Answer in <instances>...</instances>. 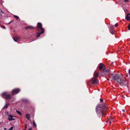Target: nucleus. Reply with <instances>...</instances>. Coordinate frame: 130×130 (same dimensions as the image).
<instances>
[{"mask_svg": "<svg viewBox=\"0 0 130 130\" xmlns=\"http://www.w3.org/2000/svg\"><path fill=\"white\" fill-rule=\"evenodd\" d=\"M109 77L114 81L119 83L121 86L125 85L127 84V82H126L124 78L121 76H119L117 73H111L110 72L109 74Z\"/></svg>", "mask_w": 130, "mask_h": 130, "instance_id": "1", "label": "nucleus"}, {"mask_svg": "<svg viewBox=\"0 0 130 130\" xmlns=\"http://www.w3.org/2000/svg\"><path fill=\"white\" fill-rule=\"evenodd\" d=\"M107 109L106 106L103 104H99L95 108L96 112L98 116L106 115V111Z\"/></svg>", "mask_w": 130, "mask_h": 130, "instance_id": "2", "label": "nucleus"}, {"mask_svg": "<svg viewBox=\"0 0 130 130\" xmlns=\"http://www.w3.org/2000/svg\"><path fill=\"white\" fill-rule=\"evenodd\" d=\"M13 127L12 126L9 129V130H12V129H13Z\"/></svg>", "mask_w": 130, "mask_h": 130, "instance_id": "25", "label": "nucleus"}, {"mask_svg": "<svg viewBox=\"0 0 130 130\" xmlns=\"http://www.w3.org/2000/svg\"><path fill=\"white\" fill-rule=\"evenodd\" d=\"M42 25L40 23H37V29L38 31L40 32L37 33V37H38L40 36L41 34H43L44 32V29L42 27Z\"/></svg>", "mask_w": 130, "mask_h": 130, "instance_id": "4", "label": "nucleus"}, {"mask_svg": "<svg viewBox=\"0 0 130 130\" xmlns=\"http://www.w3.org/2000/svg\"><path fill=\"white\" fill-rule=\"evenodd\" d=\"M16 112L18 114H19L20 115H21V113L19 112V111H16Z\"/></svg>", "mask_w": 130, "mask_h": 130, "instance_id": "21", "label": "nucleus"}, {"mask_svg": "<svg viewBox=\"0 0 130 130\" xmlns=\"http://www.w3.org/2000/svg\"><path fill=\"white\" fill-rule=\"evenodd\" d=\"M114 28V27L113 26H110V27L109 29V31L110 33L112 35H113L114 34V32L112 30V29H113Z\"/></svg>", "mask_w": 130, "mask_h": 130, "instance_id": "10", "label": "nucleus"}, {"mask_svg": "<svg viewBox=\"0 0 130 130\" xmlns=\"http://www.w3.org/2000/svg\"><path fill=\"white\" fill-rule=\"evenodd\" d=\"M9 104H7L6 103L5 105L4 106L2 109H4V108H7L8 107V106L9 105Z\"/></svg>", "mask_w": 130, "mask_h": 130, "instance_id": "14", "label": "nucleus"}, {"mask_svg": "<svg viewBox=\"0 0 130 130\" xmlns=\"http://www.w3.org/2000/svg\"><path fill=\"white\" fill-rule=\"evenodd\" d=\"M128 29L130 30V24L129 25L128 27Z\"/></svg>", "mask_w": 130, "mask_h": 130, "instance_id": "27", "label": "nucleus"}, {"mask_svg": "<svg viewBox=\"0 0 130 130\" xmlns=\"http://www.w3.org/2000/svg\"><path fill=\"white\" fill-rule=\"evenodd\" d=\"M24 101L26 103H28V101L27 99L24 100Z\"/></svg>", "mask_w": 130, "mask_h": 130, "instance_id": "20", "label": "nucleus"}, {"mask_svg": "<svg viewBox=\"0 0 130 130\" xmlns=\"http://www.w3.org/2000/svg\"><path fill=\"white\" fill-rule=\"evenodd\" d=\"M107 80H109V79H107Z\"/></svg>", "mask_w": 130, "mask_h": 130, "instance_id": "35", "label": "nucleus"}, {"mask_svg": "<svg viewBox=\"0 0 130 130\" xmlns=\"http://www.w3.org/2000/svg\"><path fill=\"white\" fill-rule=\"evenodd\" d=\"M20 91L19 89H15L13 90L12 91V95L16 94Z\"/></svg>", "mask_w": 130, "mask_h": 130, "instance_id": "8", "label": "nucleus"}, {"mask_svg": "<svg viewBox=\"0 0 130 130\" xmlns=\"http://www.w3.org/2000/svg\"><path fill=\"white\" fill-rule=\"evenodd\" d=\"M113 117H110V120L109 121L110 123V124L111 123V122L112 121H113L112 120L113 119Z\"/></svg>", "mask_w": 130, "mask_h": 130, "instance_id": "18", "label": "nucleus"}, {"mask_svg": "<svg viewBox=\"0 0 130 130\" xmlns=\"http://www.w3.org/2000/svg\"><path fill=\"white\" fill-rule=\"evenodd\" d=\"M129 1V0H124V2H126V3L127 2H128Z\"/></svg>", "mask_w": 130, "mask_h": 130, "instance_id": "24", "label": "nucleus"}, {"mask_svg": "<svg viewBox=\"0 0 130 130\" xmlns=\"http://www.w3.org/2000/svg\"><path fill=\"white\" fill-rule=\"evenodd\" d=\"M26 118L28 120L30 119V115L29 114H27L26 115Z\"/></svg>", "mask_w": 130, "mask_h": 130, "instance_id": "16", "label": "nucleus"}, {"mask_svg": "<svg viewBox=\"0 0 130 130\" xmlns=\"http://www.w3.org/2000/svg\"><path fill=\"white\" fill-rule=\"evenodd\" d=\"M118 26V24L117 23H116L115 25V26L116 27H117Z\"/></svg>", "mask_w": 130, "mask_h": 130, "instance_id": "22", "label": "nucleus"}, {"mask_svg": "<svg viewBox=\"0 0 130 130\" xmlns=\"http://www.w3.org/2000/svg\"><path fill=\"white\" fill-rule=\"evenodd\" d=\"M126 76L127 77H128V74H127L126 75Z\"/></svg>", "mask_w": 130, "mask_h": 130, "instance_id": "33", "label": "nucleus"}, {"mask_svg": "<svg viewBox=\"0 0 130 130\" xmlns=\"http://www.w3.org/2000/svg\"><path fill=\"white\" fill-rule=\"evenodd\" d=\"M13 38L14 41L17 42L20 41V38L19 36H16L13 37Z\"/></svg>", "mask_w": 130, "mask_h": 130, "instance_id": "9", "label": "nucleus"}, {"mask_svg": "<svg viewBox=\"0 0 130 130\" xmlns=\"http://www.w3.org/2000/svg\"><path fill=\"white\" fill-rule=\"evenodd\" d=\"M100 102H102L103 101V99H100Z\"/></svg>", "mask_w": 130, "mask_h": 130, "instance_id": "26", "label": "nucleus"}, {"mask_svg": "<svg viewBox=\"0 0 130 130\" xmlns=\"http://www.w3.org/2000/svg\"><path fill=\"white\" fill-rule=\"evenodd\" d=\"M125 19L127 21H129L130 20V14H128L125 16Z\"/></svg>", "mask_w": 130, "mask_h": 130, "instance_id": "12", "label": "nucleus"}, {"mask_svg": "<svg viewBox=\"0 0 130 130\" xmlns=\"http://www.w3.org/2000/svg\"><path fill=\"white\" fill-rule=\"evenodd\" d=\"M2 27L4 29H6L5 27L4 26H2Z\"/></svg>", "mask_w": 130, "mask_h": 130, "instance_id": "23", "label": "nucleus"}, {"mask_svg": "<svg viewBox=\"0 0 130 130\" xmlns=\"http://www.w3.org/2000/svg\"><path fill=\"white\" fill-rule=\"evenodd\" d=\"M1 13H4V12L1 10Z\"/></svg>", "mask_w": 130, "mask_h": 130, "instance_id": "32", "label": "nucleus"}, {"mask_svg": "<svg viewBox=\"0 0 130 130\" xmlns=\"http://www.w3.org/2000/svg\"><path fill=\"white\" fill-rule=\"evenodd\" d=\"M29 130H32V129L31 128H29Z\"/></svg>", "mask_w": 130, "mask_h": 130, "instance_id": "34", "label": "nucleus"}, {"mask_svg": "<svg viewBox=\"0 0 130 130\" xmlns=\"http://www.w3.org/2000/svg\"><path fill=\"white\" fill-rule=\"evenodd\" d=\"M33 126H34L35 127H36L37 125L34 120H33Z\"/></svg>", "mask_w": 130, "mask_h": 130, "instance_id": "17", "label": "nucleus"}, {"mask_svg": "<svg viewBox=\"0 0 130 130\" xmlns=\"http://www.w3.org/2000/svg\"><path fill=\"white\" fill-rule=\"evenodd\" d=\"M33 28H34V27L31 26H28L27 27H25V28L26 29H29H29H31Z\"/></svg>", "mask_w": 130, "mask_h": 130, "instance_id": "15", "label": "nucleus"}, {"mask_svg": "<svg viewBox=\"0 0 130 130\" xmlns=\"http://www.w3.org/2000/svg\"><path fill=\"white\" fill-rule=\"evenodd\" d=\"M92 84H97L99 83V80L97 78L93 77L91 79Z\"/></svg>", "mask_w": 130, "mask_h": 130, "instance_id": "7", "label": "nucleus"}, {"mask_svg": "<svg viewBox=\"0 0 130 130\" xmlns=\"http://www.w3.org/2000/svg\"><path fill=\"white\" fill-rule=\"evenodd\" d=\"M13 17L17 20H18L19 19V17L17 15H13Z\"/></svg>", "mask_w": 130, "mask_h": 130, "instance_id": "19", "label": "nucleus"}, {"mask_svg": "<svg viewBox=\"0 0 130 130\" xmlns=\"http://www.w3.org/2000/svg\"><path fill=\"white\" fill-rule=\"evenodd\" d=\"M27 127V125H25V129H26Z\"/></svg>", "mask_w": 130, "mask_h": 130, "instance_id": "31", "label": "nucleus"}, {"mask_svg": "<svg viewBox=\"0 0 130 130\" xmlns=\"http://www.w3.org/2000/svg\"><path fill=\"white\" fill-rule=\"evenodd\" d=\"M0 15H2V14H0Z\"/></svg>", "mask_w": 130, "mask_h": 130, "instance_id": "36", "label": "nucleus"}, {"mask_svg": "<svg viewBox=\"0 0 130 130\" xmlns=\"http://www.w3.org/2000/svg\"><path fill=\"white\" fill-rule=\"evenodd\" d=\"M13 22V21H11L10 22H9L8 23V24H10V23H11L12 22Z\"/></svg>", "mask_w": 130, "mask_h": 130, "instance_id": "28", "label": "nucleus"}, {"mask_svg": "<svg viewBox=\"0 0 130 130\" xmlns=\"http://www.w3.org/2000/svg\"><path fill=\"white\" fill-rule=\"evenodd\" d=\"M122 111H123V112H124L125 111V110L124 109H123L122 110Z\"/></svg>", "mask_w": 130, "mask_h": 130, "instance_id": "30", "label": "nucleus"}, {"mask_svg": "<svg viewBox=\"0 0 130 130\" xmlns=\"http://www.w3.org/2000/svg\"><path fill=\"white\" fill-rule=\"evenodd\" d=\"M103 68V70L101 73V75L102 76L107 75V74H109L110 72V70L109 69H106L105 68V66L103 64L100 63L99 64V69L101 70Z\"/></svg>", "mask_w": 130, "mask_h": 130, "instance_id": "3", "label": "nucleus"}, {"mask_svg": "<svg viewBox=\"0 0 130 130\" xmlns=\"http://www.w3.org/2000/svg\"><path fill=\"white\" fill-rule=\"evenodd\" d=\"M128 73L129 75H130V69L128 71Z\"/></svg>", "mask_w": 130, "mask_h": 130, "instance_id": "29", "label": "nucleus"}, {"mask_svg": "<svg viewBox=\"0 0 130 130\" xmlns=\"http://www.w3.org/2000/svg\"><path fill=\"white\" fill-rule=\"evenodd\" d=\"M99 74V73L96 71H95L93 74L94 76L95 77H98Z\"/></svg>", "mask_w": 130, "mask_h": 130, "instance_id": "13", "label": "nucleus"}, {"mask_svg": "<svg viewBox=\"0 0 130 130\" xmlns=\"http://www.w3.org/2000/svg\"><path fill=\"white\" fill-rule=\"evenodd\" d=\"M13 117H14V116H12L11 115H9V117H8V120L9 121H11L12 120H14V119L13 118Z\"/></svg>", "mask_w": 130, "mask_h": 130, "instance_id": "11", "label": "nucleus"}, {"mask_svg": "<svg viewBox=\"0 0 130 130\" xmlns=\"http://www.w3.org/2000/svg\"><path fill=\"white\" fill-rule=\"evenodd\" d=\"M1 96L3 98L7 99H9L11 97L10 94L8 92H3L1 94Z\"/></svg>", "mask_w": 130, "mask_h": 130, "instance_id": "6", "label": "nucleus"}, {"mask_svg": "<svg viewBox=\"0 0 130 130\" xmlns=\"http://www.w3.org/2000/svg\"><path fill=\"white\" fill-rule=\"evenodd\" d=\"M42 25L40 23H37V29L38 31L40 32L37 33V37H38L40 36L41 34H43L44 32V29L42 27Z\"/></svg>", "mask_w": 130, "mask_h": 130, "instance_id": "5", "label": "nucleus"}]
</instances>
